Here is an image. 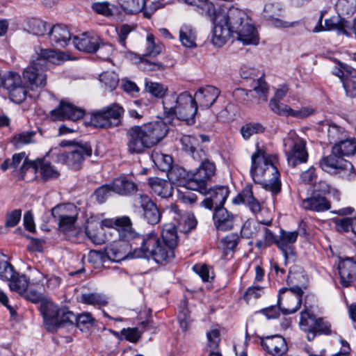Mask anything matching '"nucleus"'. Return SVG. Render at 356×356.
<instances>
[{
    "label": "nucleus",
    "instance_id": "obj_1",
    "mask_svg": "<svg viewBox=\"0 0 356 356\" xmlns=\"http://www.w3.org/2000/svg\"><path fill=\"white\" fill-rule=\"evenodd\" d=\"M120 230L124 240L136 245L132 253L134 258L152 259L158 264H165L175 257V250L178 245V235L175 225L166 224L161 235L156 232L140 234L132 228L129 217L117 218L113 222Z\"/></svg>",
    "mask_w": 356,
    "mask_h": 356
},
{
    "label": "nucleus",
    "instance_id": "obj_2",
    "mask_svg": "<svg viewBox=\"0 0 356 356\" xmlns=\"http://www.w3.org/2000/svg\"><path fill=\"white\" fill-rule=\"evenodd\" d=\"M168 131L167 124L162 121L130 127L127 132L128 152L131 154L143 153L159 143Z\"/></svg>",
    "mask_w": 356,
    "mask_h": 356
},
{
    "label": "nucleus",
    "instance_id": "obj_3",
    "mask_svg": "<svg viewBox=\"0 0 356 356\" xmlns=\"http://www.w3.org/2000/svg\"><path fill=\"white\" fill-rule=\"evenodd\" d=\"M163 114L167 118L176 117L188 125L194 124L197 113V103L188 92L179 95L167 94L163 100Z\"/></svg>",
    "mask_w": 356,
    "mask_h": 356
},
{
    "label": "nucleus",
    "instance_id": "obj_4",
    "mask_svg": "<svg viewBox=\"0 0 356 356\" xmlns=\"http://www.w3.org/2000/svg\"><path fill=\"white\" fill-rule=\"evenodd\" d=\"M124 108L114 103L102 109L92 112L85 123L95 128L109 129L118 126L124 115Z\"/></svg>",
    "mask_w": 356,
    "mask_h": 356
},
{
    "label": "nucleus",
    "instance_id": "obj_5",
    "mask_svg": "<svg viewBox=\"0 0 356 356\" xmlns=\"http://www.w3.org/2000/svg\"><path fill=\"white\" fill-rule=\"evenodd\" d=\"M304 307L300 312L299 325L301 330L307 334V340L312 341L317 335H330L331 324L323 318H316L308 309L306 301Z\"/></svg>",
    "mask_w": 356,
    "mask_h": 356
},
{
    "label": "nucleus",
    "instance_id": "obj_6",
    "mask_svg": "<svg viewBox=\"0 0 356 356\" xmlns=\"http://www.w3.org/2000/svg\"><path fill=\"white\" fill-rule=\"evenodd\" d=\"M304 291L300 288L283 287L279 290L277 305L284 315L296 313L302 303Z\"/></svg>",
    "mask_w": 356,
    "mask_h": 356
},
{
    "label": "nucleus",
    "instance_id": "obj_7",
    "mask_svg": "<svg viewBox=\"0 0 356 356\" xmlns=\"http://www.w3.org/2000/svg\"><path fill=\"white\" fill-rule=\"evenodd\" d=\"M250 175L252 177L280 178V176L277 167L271 161H268L266 158L265 152L259 148L252 155Z\"/></svg>",
    "mask_w": 356,
    "mask_h": 356
},
{
    "label": "nucleus",
    "instance_id": "obj_8",
    "mask_svg": "<svg viewBox=\"0 0 356 356\" xmlns=\"http://www.w3.org/2000/svg\"><path fill=\"white\" fill-rule=\"evenodd\" d=\"M116 219L102 220V225L107 227L113 228L118 233L120 241L111 245L106 251L108 259L118 262L124 259L129 254H131V257L134 258L132 253L136 245H131V242L120 237V230L113 222Z\"/></svg>",
    "mask_w": 356,
    "mask_h": 356
},
{
    "label": "nucleus",
    "instance_id": "obj_9",
    "mask_svg": "<svg viewBox=\"0 0 356 356\" xmlns=\"http://www.w3.org/2000/svg\"><path fill=\"white\" fill-rule=\"evenodd\" d=\"M51 216L58 221L60 232H74V225L78 218L76 207L73 204H58L51 209Z\"/></svg>",
    "mask_w": 356,
    "mask_h": 356
},
{
    "label": "nucleus",
    "instance_id": "obj_10",
    "mask_svg": "<svg viewBox=\"0 0 356 356\" xmlns=\"http://www.w3.org/2000/svg\"><path fill=\"white\" fill-rule=\"evenodd\" d=\"M320 165L323 170L334 175H339L341 177L355 175L352 163L332 152L330 155L323 158L321 161Z\"/></svg>",
    "mask_w": 356,
    "mask_h": 356
},
{
    "label": "nucleus",
    "instance_id": "obj_11",
    "mask_svg": "<svg viewBox=\"0 0 356 356\" xmlns=\"http://www.w3.org/2000/svg\"><path fill=\"white\" fill-rule=\"evenodd\" d=\"M204 9L207 16L213 24L211 42L216 47H222L230 38L232 33L234 32L227 24H224V22H220L214 20V17L217 16L218 13L216 11V8L212 3L206 2L204 3Z\"/></svg>",
    "mask_w": 356,
    "mask_h": 356
},
{
    "label": "nucleus",
    "instance_id": "obj_12",
    "mask_svg": "<svg viewBox=\"0 0 356 356\" xmlns=\"http://www.w3.org/2000/svg\"><path fill=\"white\" fill-rule=\"evenodd\" d=\"M216 11L218 15L214 20L224 22L234 33L250 19L244 10L234 7H231L227 10L218 7L216 8Z\"/></svg>",
    "mask_w": 356,
    "mask_h": 356
},
{
    "label": "nucleus",
    "instance_id": "obj_13",
    "mask_svg": "<svg viewBox=\"0 0 356 356\" xmlns=\"http://www.w3.org/2000/svg\"><path fill=\"white\" fill-rule=\"evenodd\" d=\"M298 236V231L289 232L283 229L280 231L277 247L283 254L286 266L296 261V253L293 244L297 241Z\"/></svg>",
    "mask_w": 356,
    "mask_h": 356
},
{
    "label": "nucleus",
    "instance_id": "obj_14",
    "mask_svg": "<svg viewBox=\"0 0 356 356\" xmlns=\"http://www.w3.org/2000/svg\"><path fill=\"white\" fill-rule=\"evenodd\" d=\"M92 155V148L88 143L77 145L71 152L61 154L60 159L72 170H77L81 167L86 156Z\"/></svg>",
    "mask_w": 356,
    "mask_h": 356
},
{
    "label": "nucleus",
    "instance_id": "obj_15",
    "mask_svg": "<svg viewBox=\"0 0 356 356\" xmlns=\"http://www.w3.org/2000/svg\"><path fill=\"white\" fill-rule=\"evenodd\" d=\"M285 147L289 146L287 150V160L289 164L295 166L298 163L306 162L308 154L306 151V143L300 138L293 139L289 138L284 140Z\"/></svg>",
    "mask_w": 356,
    "mask_h": 356
},
{
    "label": "nucleus",
    "instance_id": "obj_16",
    "mask_svg": "<svg viewBox=\"0 0 356 356\" xmlns=\"http://www.w3.org/2000/svg\"><path fill=\"white\" fill-rule=\"evenodd\" d=\"M229 194V189L227 186H216L213 188H208V192L206 195L209 196L205 198L200 204L209 210L223 208Z\"/></svg>",
    "mask_w": 356,
    "mask_h": 356
},
{
    "label": "nucleus",
    "instance_id": "obj_17",
    "mask_svg": "<svg viewBox=\"0 0 356 356\" xmlns=\"http://www.w3.org/2000/svg\"><path fill=\"white\" fill-rule=\"evenodd\" d=\"M119 1L122 9L126 13L134 15L143 12L144 17L148 19L159 8L158 3L154 2L146 6V0H119Z\"/></svg>",
    "mask_w": 356,
    "mask_h": 356
},
{
    "label": "nucleus",
    "instance_id": "obj_18",
    "mask_svg": "<svg viewBox=\"0 0 356 356\" xmlns=\"http://www.w3.org/2000/svg\"><path fill=\"white\" fill-rule=\"evenodd\" d=\"M324 13H321L318 25L313 29L314 32H320L322 31H337L339 33L349 35L348 30L350 29V23L340 15L332 16L330 19L325 20V26L322 25V20Z\"/></svg>",
    "mask_w": 356,
    "mask_h": 356
},
{
    "label": "nucleus",
    "instance_id": "obj_19",
    "mask_svg": "<svg viewBox=\"0 0 356 356\" xmlns=\"http://www.w3.org/2000/svg\"><path fill=\"white\" fill-rule=\"evenodd\" d=\"M232 203L236 205H245L254 215L258 214L261 210V204L254 196L252 185L250 184H246L241 192L233 198Z\"/></svg>",
    "mask_w": 356,
    "mask_h": 356
},
{
    "label": "nucleus",
    "instance_id": "obj_20",
    "mask_svg": "<svg viewBox=\"0 0 356 356\" xmlns=\"http://www.w3.org/2000/svg\"><path fill=\"white\" fill-rule=\"evenodd\" d=\"M338 271L341 285L350 286L356 281V260L353 257H339Z\"/></svg>",
    "mask_w": 356,
    "mask_h": 356
},
{
    "label": "nucleus",
    "instance_id": "obj_21",
    "mask_svg": "<svg viewBox=\"0 0 356 356\" xmlns=\"http://www.w3.org/2000/svg\"><path fill=\"white\" fill-rule=\"evenodd\" d=\"M46 69L39 66L35 62L32 60L31 64L24 69L23 77L26 80L32 90L37 88L43 87L47 83V76L44 74Z\"/></svg>",
    "mask_w": 356,
    "mask_h": 356
},
{
    "label": "nucleus",
    "instance_id": "obj_22",
    "mask_svg": "<svg viewBox=\"0 0 356 356\" xmlns=\"http://www.w3.org/2000/svg\"><path fill=\"white\" fill-rule=\"evenodd\" d=\"M54 120H70L76 121L81 119L84 115V110L73 104L62 101L58 107L51 112Z\"/></svg>",
    "mask_w": 356,
    "mask_h": 356
},
{
    "label": "nucleus",
    "instance_id": "obj_23",
    "mask_svg": "<svg viewBox=\"0 0 356 356\" xmlns=\"http://www.w3.org/2000/svg\"><path fill=\"white\" fill-rule=\"evenodd\" d=\"M282 12V7L279 3H267L264 6L262 15L276 28H288L298 24L297 22H289L280 19Z\"/></svg>",
    "mask_w": 356,
    "mask_h": 356
},
{
    "label": "nucleus",
    "instance_id": "obj_24",
    "mask_svg": "<svg viewBox=\"0 0 356 356\" xmlns=\"http://www.w3.org/2000/svg\"><path fill=\"white\" fill-rule=\"evenodd\" d=\"M140 207L143 209V217L150 225L158 224L161 218V213L157 205L147 195H139Z\"/></svg>",
    "mask_w": 356,
    "mask_h": 356
},
{
    "label": "nucleus",
    "instance_id": "obj_25",
    "mask_svg": "<svg viewBox=\"0 0 356 356\" xmlns=\"http://www.w3.org/2000/svg\"><path fill=\"white\" fill-rule=\"evenodd\" d=\"M260 343L264 350L273 356H282L287 350V344L280 335H272L260 338Z\"/></svg>",
    "mask_w": 356,
    "mask_h": 356
},
{
    "label": "nucleus",
    "instance_id": "obj_26",
    "mask_svg": "<svg viewBox=\"0 0 356 356\" xmlns=\"http://www.w3.org/2000/svg\"><path fill=\"white\" fill-rule=\"evenodd\" d=\"M40 311L47 330L49 331L56 330L60 308L52 302H43L40 306Z\"/></svg>",
    "mask_w": 356,
    "mask_h": 356
},
{
    "label": "nucleus",
    "instance_id": "obj_27",
    "mask_svg": "<svg viewBox=\"0 0 356 356\" xmlns=\"http://www.w3.org/2000/svg\"><path fill=\"white\" fill-rule=\"evenodd\" d=\"M220 94L218 88L213 86H207L200 88L195 92L193 99L200 107L208 108L213 104Z\"/></svg>",
    "mask_w": 356,
    "mask_h": 356
},
{
    "label": "nucleus",
    "instance_id": "obj_28",
    "mask_svg": "<svg viewBox=\"0 0 356 356\" xmlns=\"http://www.w3.org/2000/svg\"><path fill=\"white\" fill-rule=\"evenodd\" d=\"M51 46L63 48L67 46L71 39V34L65 25H54L48 33Z\"/></svg>",
    "mask_w": 356,
    "mask_h": 356
},
{
    "label": "nucleus",
    "instance_id": "obj_29",
    "mask_svg": "<svg viewBox=\"0 0 356 356\" xmlns=\"http://www.w3.org/2000/svg\"><path fill=\"white\" fill-rule=\"evenodd\" d=\"M234 215L225 207L214 209L213 220L216 228L219 231H228L234 227Z\"/></svg>",
    "mask_w": 356,
    "mask_h": 356
},
{
    "label": "nucleus",
    "instance_id": "obj_30",
    "mask_svg": "<svg viewBox=\"0 0 356 356\" xmlns=\"http://www.w3.org/2000/svg\"><path fill=\"white\" fill-rule=\"evenodd\" d=\"M170 210L177 215L174 218L177 221L178 229L181 232L188 234L196 227L197 222L193 214L184 213L176 204L172 205Z\"/></svg>",
    "mask_w": 356,
    "mask_h": 356
},
{
    "label": "nucleus",
    "instance_id": "obj_31",
    "mask_svg": "<svg viewBox=\"0 0 356 356\" xmlns=\"http://www.w3.org/2000/svg\"><path fill=\"white\" fill-rule=\"evenodd\" d=\"M301 207L305 210L323 212L331 208V204L325 197L313 192L311 197L302 201Z\"/></svg>",
    "mask_w": 356,
    "mask_h": 356
},
{
    "label": "nucleus",
    "instance_id": "obj_32",
    "mask_svg": "<svg viewBox=\"0 0 356 356\" xmlns=\"http://www.w3.org/2000/svg\"><path fill=\"white\" fill-rule=\"evenodd\" d=\"M30 165L33 173L37 174L39 172L42 178H57L60 175L58 170L45 158H38Z\"/></svg>",
    "mask_w": 356,
    "mask_h": 356
},
{
    "label": "nucleus",
    "instance_id": "obj_33",
    "mask_svg": "<svg viewBox=\"0 0 356 356\" xmlns=\"http://www.w3.org/2000/svg\"><path fill=\"white\" fill-rule=\"evenodd\" d=\"M99 42H100L99 37L90 35L86 33L73 39V43L76 49L88 53H95L98 47Z\"/></svg>",
    "mask_w": 356,
    "mask_h": 356
},
{
    "label": "nucleus",
    "instance_id": "obj_34",
    "mask_svg": "<svg viewBox=\"0 0 356 356\" xmlns=\"http://www.w3.org/2000/svg\"><path fill=\"white\" fill-rule=\"evenodd\" d=\"M234 33L237 34L238 39L243 44H257L259 42V36L251 19L248 20Z\"/></svg>",
    "mask_w": 356,
    "mask_h": 356
},
{
    "label": "nucleus",
    "instance_id": "obj_35",
    "mask_svg": "<svg viewBox=\"0 0 356 356\" xmlns=\"http://www.w3.org/2000/svg\"><path fill=\"white\" fill-rule=\"evenodd\" d=\"M113 193L120 195H131L138 191V186L131 179H113L111 182Z\"/></svg>",
    "mask_w": 356,
    "mask_h": 356
},
{
    "label": "nucleus",
    "instance_id": "obj_36",
    "mask_svg": "<svg viewBox=\"0 0 356 356\" xmlns=\"http://www.w3.org/2000/svg\"><path fill=\"white\" fill-rule=\"evenodd\" d=\"M332 153L339 157L353 156L356 153V138L342 139L332 147Z\"/></svg>",
    "mask_w": 356,
    "mask_h": 356
},
{
    "label": "nucleus",
    "instance_id": "obj_37",
    "mask_svg": "<svg viewBox=\"0 0 356 356\" xmlns=\"http://www.w3.org/2000/svg\"><path fill=\"white\" fill-rule=\"evenodd\" d=\"M149 185L157 195L166 198L172 195L173 186L170 179H148Z\"/></svg>",
    "mask_w": 356,
    "mask_h": 356
},
{
    "label": "nucleus",
    "instance_id": "obj_38",
    "mask_svg": "<svg viewBox=\"0 0 356 356\" xmlns=\"http://www.w3.org/2000/svg\"><path fill=\"white\" fill-rule=\"evenodd\" d=\"M294 268L299 269L297 270L292 268L289 269L286 279L288 288H300L302 291H304L307 287L306 277L300 268L295 267Z\"/></svg>",
    "mask_w": 356,
    "mask_h": 356
},
{
    "label": "nucleus",
    "instance_id": "obj_39",
    "mask_svg": "<svg viewBox=\"0 0 356 356\" xmlns=\"http://www.w3.org/2000/svg\"><path fill=\"white\" fill-rule=\"evenodd\" d=\"M11 161V168L17 169L20 163L23 161L22 165L19 167V170L22 177H24L29 170H31L32 167L31 163H33L34 160L29 159L25 152L15 153L13 155Z\"/></svg>",
    "mask_w": 356,
    "mask_h": 356
},
{
    "label": "nucleus",
    "instance_id": "obj_40",
    "mask_svg": "<svg viewBox=\"0 0 356 356\" xmlns=\"http://www.w3.org/2000/svg\"><path fill=\"white\" fill-rule=\"evenodd\" d=\"M37 54L35 59L33 60L39 66L47 69L48 63H56L59 60L58 54L52 49H41L40 52Z\"/></svg>",
    "mask_w": 356,
    "mask_h": 356
},
{
    "label": "nucleus",
    "instance_id": "obj_41",
    "mask_svg": "<svg viewBox=\"0 0 356 356\" xmlns=\"http://www.w3.org/2000/svg\"><path fill=\"white\" fill-rule=\"evenodd\" d=\"M79 302L93 306H106L108 303L107 298L104 294L95 292L82 293Z\"/></svg>",
    "mask_w": 356,
    "mask_h": 356
},
{
    "label": "nucleus",
    "instance_id": "obj_42",
    "mask_svg": "<svg viewBox=\"0 0 356 356\" xmlns=\"http://www.w3.org/2000/svg\"><path fill=\"white\" fill-rule=\"evenodd\" d=\"M151 157L154 164L163 172H167L172 166L173 159L168 154H164L154 150L152 153Z\"/></svg>",
    "mask_w": 356,
    "mask_h": 356
},
{
    "label": "nucleus",
    "instance_id": "obj_43",
    "mask_svg": "<svg viewBox=\"0 0 356 356\" xmlns=\"http://www.w3.org/2000/svg\"><path fill=\"white\" fill-rule=\"evenodd\" d=\"M35 136V131H23L22 133L15 134L12 137L10 143L15 149H20L24 145L34 143Z\"/></svg>",
    "mask_w": 356,
    "mask_h": 356
},
{
    "label": "nucleus",
    "instance_id": "obj_44",
    "mask_svg": "<svg viewBox=\"0 0 356 356\" xmlns=\"http://www.w3.org/2000/svg\"><path fill=\"white\" fill-rule=\"evenodd\" d=\"M8 282L10 290L16 291L19 294L25 292L29 284V280L24 275H19L17 271Z\"/></svg>",
    "mask_w": 356,
    "mask_h": 356
},
{
    "label": "nucleus",
    "instance_id": "obj_45",
    "mask_svg": "<svg viewBox=\"0 0 356 356\" xmlns=\"http://www.w3.org/2000/svg\"><path fill=\"white\" fill-rule=\"evenodd\" d=\"M195 32L191 26L183 25L179 30V40L186 47H196Z\"/></svg>",
    "mask_w": 356,
    "mask_h": 356
},
{
    "label": "nucleus",
    "instance_id": "obj_46",
    "mask_svg": "<svg viewBox=\"0 0 356 356\" xmlns=\"http://www.w3.org/2000/svg\"><path fill=\"white\" fill-rule=\"evenodd\" d=\"M96 320L89 312L76 315L75 325L81 332L88 331L95 325Z\"/></svg>",
    "mask_w": 356,
    "mask_h": 356
},
{
    "label": "nucleus",
    "instance_id": "obj_47",
    "mask_svg": "<svg viewBox=\"0 0 356 356\" xmlns=\"http://www.w3.org/2000/svg\"><path fill=\"white\" fill-rule=\"evenodd\" d=\"M215 172V164L208 159H206L202 161L200 167L191 174V177L198 175L199 178H211L214 176Z\"/></svg>",
    "mask_w": 356,
    "mask_h": 356
},
{
    "label": "nucleus",
    "instance_id": "obj_48",
    "mask_svg": "<svg viewBox=\"0 0 356 356\" xmlns=\"http://www.w3.org/2000/svg\"><path fill=\"white\" fill-rule=\"evenodd\" d=\"M265 129V127L259 122H249L241 127L240 132L245 140H248L254 134L264 133Z\"/></svg>",
    "mask_w": 356,
    "mask_h": 356
},
{
    "label": "nucleus",
    "instance_id": "obj_49",
    "mask_svg": "<svg viewBox=\"0 0 356 356\" xmlns=\"http://www.w3.org/2000/svg\"><path fill=\"white\" fill-rule=\"evenodd\" d=\"M207 179H184V186L191 191H195L202 195L208 192Z\"/></svg>",
    "mask_w": 356,
    "mask_h": 356
},
{
    "label": "nucleus",
    "instance_id": "obj_50",
    "mask_svg": "<svg viewBox=\"0 0 356 356\" xmlns=\"http://www.w3.org/2000/svg\"><path fill=\"white\" fill-rule=\"evenodd\" d=\"M23 83L21 76L14 72H8L3 79H2V85L4 88L9 91L13 88L17 87Z\"/></svg>",
    "mask_w": 356,
    "mask_h": 356
},
{
    "label": "nucleus",
    "instance_id": "obj_51",
    "mask_svg": "<svg viewBox=\"0 0 356 356\" xmlns=\"http://www.w3.org/2000/svg\"><path fill=\"white\" fill-rule=\"evenodd\" d=\"M99 81L104 83L106 89L113 90L118 84L119 78L114 72H104L99 75Z\"/></svg>",
    "mask_w": 356,
    "mask_h": 356
},
{
    "label": "nucleus",
    "instance_id": "obj_52",
    "mask_svg": "<svg viewBox=\"0 0 356 356\" xmlns=\"http://www.w3.org/2000/svg\"><path fill=\"white\" fill-rule=\"evenodd\" d=\"M92 10L98 15L106 17H111L113 15L114 6L108 1H96L91 4Z\"/></svg>",
    "mask_w": 356,
    "mask_h": 356
},
{
    "label": "nucleus",
    "instance_id": "obj_53",
    "mask_svg": "<svg viewBox=\"0 0 356 356\" xmlns=\"http://www.w3.org/2000/svg\"><path fill=\"white\" fill-rule=\"evenodd\" d=\"M163 47L161 44L155 42V38L153 34H148L146 38L145 53L143 56H156L161 53Z\"/></svg>",
    "mask_w": 356,
    "mask_h": 356
},
{
    "label": "nucleus",
    "instance_id": "obj_54",
    "mask_svg": "<svg viewBox=\"0 0 356 356\" xmlns=\"http://www.w3.org/2000/svg\"><path fill=\"white\" fill-rule=\"evenodd\" d=\"M145 90L152 95L163 99L167 95L165 93L168 91V88L159 83L146 81Z\"/></svg>",
    "mask_w": 356,
    "mask_h": 356
},
{
    "label": "nucleus",
    "instance_id": "obj_55",
    "mask_svg": "<svg viewBox=\"0 0 356 356\" xmlns=\"http://www.w3.org/2000/svg\"><path fill=\"white\" fill-rule=\"evenodd\" d=\"M270 110L278 115L291 117L292 109L286 104L280 103L277 99H270L269 102Z\"/></svg>",
    "mask_w": 356,
    "mask_h": 356
},
{
    "label": "nucleus",
    "instance_id": "obj_56",
    "mask_svg": "<svg viewBox=\"0 0 356 356\" xmlns=\"http://www.w3.org/2000/svg\"><path fill=\"white\" fill-rule=\"evenodd\" d=\"M327 126V138L330 143L336 144L343 138L345 131L342 127L336 124H328Z\"/></svg>",
    "mask_w": 356,
    "mask_h": 356
},
{
    "label": "nucleus",
    "instance_id": "obj_57",
    "mask_svg": "<svg viewBox=\"0 0 356 356\" xmlns=\"http://www.w3.org/2000/svg\"><path fill=\"white\" fill-rule=\"evenodd\" d=\"M253 90L262 102H266L268 95V86L266 81L260 77L254 81Z\"/></svg>",
    "mask_w": 356,
    "mask_h": 356
},
{
    "label": "nucleus",
    "instance_id": "obj_58",
    "mask_svg": "<svg viewBox=\"0 0 356 356\" xmlns=\"http://www.w3.org/2000/svg\"><path fill=\"white\" fill-rule=\"evenodd\" d=\"M76 315L70 311L67 307H61L60 312V316L58 318V328L68 324L70 325H75Z\"/></svg>",
    "mask_w": 356,
    "mask_h": 356
},
{
    "label": "nucleus",
    "instance_id": "obj_59",
    "mask_svg": "<svg viewBox=\"0 0 356 356\" xmlns=\"http://www.w3.org/2000/svg\"><path fill=\"white\" fill-rule=\"evenodd\" d=\"M8 92L12 102L16 104H20L26 99L27 91L24 83H22L8 91Z\"/></svg>",
    "mask_w": 356,
    "mask_h": 356
},
{
    "label": "nucleus",
    "instance_id": "obj_60",
    "mask_svg": "<svg viewBox=\"0 0 356 356\" xmlns=\"http://www.w3.org/2000/svg\"><path fill=\"white\" fill-rule=\"evenodd\" d=\"M177 320L181 330L183 332L187 331L192 319L191 318L190 311L186 307L184 306L179 310L177 315Z\"/></svg>",
    "mask_w": 356,
    "mask_h": 356
},
{
    "label": "nucleus",
    "instance_id": "obj_61",
    "mask_svg": "<svg viewBox=\"0 0 356 356\" xmlns=\"http://www.w3.org/2000/svg\"><path fill=\"white\" fill-rule=\"evenodd\" d=\"M259 230V224H255L250 220L244 222L241 227V235L247 238L255 237Z\"/></svg>",
    "mask_w": 356,
    "mask_h": 356
},
{
    "label": "nucleus",
    "instance_id": "obj_62",
    "mask_svg": "<svg viewBox=\"0 0 356 356\" xmlns=\"http://www.w3.org/2000/svg\"><path fill=\"white\" fill-rule=\"evenodd\" d=\"M239 240V236L235 233H231L223 238L221 241V243L223 246L225 254H227V251L234 250L237 246Z\"/></svg>",
    "mask_w": 356,
    "mask_h": 356
},
{
    "label": "nucleus",
    "instance_id": "obj_63",
    "mask_svg": "<svg viewBox=\"0 0 356 356\" xmlns=\"http://www.w3.org/2000/svg\"><path fill=\"white\" fill-rule=\"evenodd\" d=\"M29 26L30 31L36 35H44L47 31V23L39 19H31Z\"/></svg>",
    "mask_w": 356,
    "mask_h": 356
},
{
    "label": "nucleus",
    "instance_id": "obj_64",
    "mask_svg": "<svg viewBox=\"0 0 356 356\" xmlns=\"http://www.w3.org/2000/svg\"><path fill=\"white\" fill-rule=\"evenodd\" d=\"M108 259L107 252L105 253L98 250H90L88 254V262L96 266H99Z\"/></svg>",
    "mask_w": 356,
    "mask_h": 356
}]
</instances>
